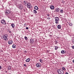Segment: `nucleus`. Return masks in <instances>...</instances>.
Here are the masks:
<instances>
[{
	"instance_id": "f257e3e1",
	"label": "nucleus",
	"mask_w": 74,
	"mask_h": 74,
	"mask_svg": "<svg viewBox=\"0 0 74 74\" xmlns=\"http://www.w3.org/2000/svg\"><path fill=\"white\" fill-rule=\"evenodd\" d=\"M57 72L59 74H64V72L62 69H59L58 70Z\"/></svg>"
},
{
	"instance_id": "f03ea898",
	"label": "nucleus",
	"mask_w": 74,
	"mask_h": 74,
	"mask_svg": "<svg viewBox=\"0 0 74 74\" xmlns=\"http://www.w3.org/2000/svg\"><path fill=\"white\" fill-rule=\"evenodd\" d=\"M55 23L56 24L59 23V18L58 17H56L55 18Z\"/></svg>"
},
{
	"instance_id": "7ed1b4c3",
	"label": "nucleus",
	"mask_w": 74,
	"mask_h": 74,
	"mask_svg": "<svg viewBox=\"0 0 74 74\" xmlns=\"http://www.w3.org/2000/svg\"><path fill=\"white\" fill-rule=\"evenodd\" d=\"M7 37H8V35L7 34L4 35L3 36V39L5 41H7L8 40V38H7Z\"/></svg>"
},
{
	"instance_id": "20e7f679",
	"label": "nucleus",
	"mask_w": 74,
	"mask_h": 74,
	"mask_svg": "<svg viewBox=\"0 0 74 74\" xmlns=\"http://www.w3.org/2000/svg\"><path fill=\"white\" fill-rule=\"evenodd\" d=\"M1 23L2 24H3V25H6V22H5V21L4 20V19H2L1 21Z\"/></svg>"
},
{
	"instance_id": "39448f33",
	"label": "nucleus",
	"mask_w": 74,
	"mask_h": 74,
	"mask_svg": "<svg viewBox=\"0 0 74 74\" xmlns=\"http://www.w3.org/2000/svg\"><path fill=\"white\" fill-rule=\"evenodd\" d=\"M6 11L5 12V14H9L10 13H11V11L10 10H6Z\"/></svg>"
},
{
	"instance_id": "423d86ee",
	"label": "nucleus",
	"mask_w": 74,
	"mask_h": 74,
	"mask_svg": "<svg viewBox=\"0 0 74 74\" xmlns=\"http://www.w3.org/2000/svg\"><path fill=\"white\" fill-rule=\"evenodd\" d=\"M30 42L31 44H33L34 43V39L32 38L30 39Z\"/></svg>"
},
{
	"instance_id": "0eeeda50",
	"label": "nucleus",
	"mask_w": 74,
	"mask_h": 74,
	"mask_svg": "<svg viewBox=\"0 0 74 74\" xmlns=\"http://www.w3.org/2000/svg\"><path fill=\"white\" fill-rule=\"evenodd\" d=\"M31 4L29 3H28L27 4V7L28 8H30V7H31Z\"/></svg>"
},
{
	"instance_id": "6e6552de",
	"label": "nucleus",
	"mask_w": 74,
	"mask_h": 74,
	"mask_svg": "<svg viewBox=\"0 0 74 74\" xmlns=\"http://www.w3.org/2000/svg\"><path fill=\"white\" fill-rule=\"evenodd\" d=\"M36 66L37 67H40L41 66V64L40 63H38L36 64Z\"/></svg>"
},
{
	"instance_id": "1a4fd4ad",
	"label": "nucleus",
	"mask_w": 74,
	"mask_h": 74,
	"mask_svg": "<svg viewBox=\"0 0 74 74\" xmlns=\"http://www.w3.org/2000/svg\"><path fill=\"white\" fill-rule=\"evenodd\" d=\"M13 42L12 40H9V41L8 42V44L11 45L12 44V43Z\"/></svg>"
},
{
	"instance_id": "9d476101",
	"label": "nucleus",
	"mask_w": 74,
	"mask_h": 74,
	"mask_svg": "<svg viewBox=\"0 0 74 74\" xmlns=\"http://www.w3.org/2000/svg\"><path fill=\"white\" fill-rule=\"evenodd\" d=\"M59 8H57L55 9V12H59Z\"/></svg>"
},
{
	"instance_id": "9b49d317",
	"label": "nucleus",
	"mask_w": 74,
	"mask_h": 74,
	"mask_svg": "<svg viewBox=\"0 0 74 74\" xmlns=\"http://www.w3.org/2000/svg\"><path fill=\"white\" fill-rule=\"evenodd\" d=\"M50 9H51V10H53V9H54V6L53 5H51L50 6Z\"/></svg>"
},
{
	"instance_id": "f8f14e48",
	"label": "nucleus",
	"mask_w": 74,
	"mask_h": 74,
	"mask_svg": "<svg viewBox=\"0 0 74 74\" xmlns=\"http://www.w3.org/2000/svg\"><path fill=\"white\" fill-rule=\"evenodd\" d=\"M61 53H62L63 54H64L66 53V51L64 50H62L61 51Z\"/></svg>"
},
{
	"instance_id": "ddd939ff",
	"label": "nucleus",
	"mask_w": 74,
	"mask_h": 74,
	"mask_svg": "<svg viewBox=\"0 0 74 74\" xmlns=\"http://www.w3.org/2000/svg\"><path fill=\"white\" fill-rule=\"evenodd\" d=\"M30 59L29 58H28L26 60L25 62H30Z\"/></svg>"
},
{
	"instance_id": "4468645a",
	"label": "nucleus",
	"mask_w": 74,
	"mask_h": 74,
	"mask_svg": "<svg viewBox=\"0 0 74 74\" xmlns=\"http://www.w3.org/2000/svg\"><path fill=\"white\" fill-rule=\"evenodd\" d=\"M34 9L36 10H38V7L36 6H35L34 7Z\"/></svg>"
},
{
	"instance_id": "2eb2a0df",
	"label": "nucleus",
	"mask_w": 74,
	"mask_h": 74,
	"mask_svg": "<svg viewBox=\"0 0 74 74\" xmlns=\"http://www.w3.org/2000/svg\"><path fill=\"white\" fill-rule=\"evenodd\" d=\"M12 48H16V45L14 44L12 45Z\"/></svg>"
},
{
	"instance_id": "dca6fc26",
	"label": "nucleus",
	"mask_w": 74,
	"mask_h": 74,
	"mask_svg": "<svg viewBox=\"0 0 74 74\" xmlns=\"http://www.w3.org/2000/svg\"><path fill=\"white\" fill-rule=\"evenodd\" d=\"M57 27L58 29H61V26L60 25H58L57 26Z\"/></svg>"
},
{
	"instance_id": "f3484780",
	"label": "nucleus",
	"mask_w": 74,
	"mask_h": 74,
	"mask_svg": "<svg viewBox=\"0 0 74 74\" xmlns=\"http://www.w3.org/2000/svg\"><path fill=\"white\" fill-rule=\"evenodd\" d=\"M19 8L20 9V10H22V8H23V6H22V5H21L19 7Z\"/></svg>"
},
{
	"instance_id": "a211bd4d",
	"label": "nucleus",
	"mask_w": 74,
	"mask_h": 74,
	"mask_svg": "<svg viewBox=\"0 0 74 74\" xmlns=\"http://www.w3.org/2000/svg\"><path fill=\"white\" fill-rule=\"evenodd\" d=\"M11 26H12V28H14V27H15V25H14V24H12L11 25Z\"/></svg>"
},
{
	"instance_id": "6ab92c4d",
	"label": "nucleus",
	"mask_w": 74,
	"mask_h": 74,
	"mask_svg": "<svg viewBox=\"0 0 74 74\" xmlns=\"http://www.w3.org/2000/svg\"><path fill=\"white\" fill-rule=\"evenodd\" d=\"M11 69V66H9L8 68V70H10Z\"/></svg>"
},
{
	"instance_id": "aec40b11",
	"label": "nucleus",
	"mask_w": 74,
	"mask_h": 74,
	"mask_svg": "<svg viewBox=\"0 0 74 74\" xmlns=\"http://www.w3.org/2000/svg\"><path fill=\"white\" fill-rule=\"evenodd\" d=\"M24 5H26V4H27V1L26 2V1H24L23 2Z\"/></svg>"
},
{
	"instance_id": "412c9836",
	"label": "nucleus",
	"mask_w": 74,
	"mask_h": 74,
	"mask_svg": "<svg viewBox=\"0 0 74 74\" xmlns=\"http://www.w3.org/2000/svg\"><path fill=\"white\" fill-rule=\"evenodd\" d=\"M60 12H61V14H63V10H62V9H61L60 10Z\"/></svg>"
},
{
	"instance_id": "4be33fe9",
	"label": "nucleus",
	"mask_w": 74,
	"mask_h": 74,
	"mask_svg": "<svg viewBox=\"0 0 74 74\" xmlns=\"http://www.w3.org/2000/svg\"><path fill=\"white\" fill-rule=\"evenodd\" d=\"M62 69V70H64V71H65V70H66V69H65V68L64 67H63Z\"/></svg>"
},
{
	"instance_id": "5701e85b",
	"label": "nucleus",
	"mask_w": 74,
	"mask_h": 74,
	"mask_svg": "<svg viewBox=\"0 0 74 74\" xmlns=\"http://www.w3.org/2000/svg\"><path fill=\"white\" fill-rule=\"evenodd\" d=\"M34 14H36V13H37V11H36V10H34Z\"/></svg>"
},
{
	"instance_id": "b1692460",
	"label": "nucleus",
	"mask_w": 74,
	"mask_h": 74,
	"mask_svg": "<svg viewBox=\"0 0 74 74\" xmlns=\"http://www.w3.org/2000/svg\"><path fill=\"white\" fill-rule=\"evenodd\" d=\"M24 38H25V40H27V37H26V36H25Z\"/></svg>"
},
{
	"instance_id": "393cba45",
	"label": "nucleus",
	"mask_w": 74,
	"mask_h": 74,
	"mask_svg": "<svg viewBox=\"0 0 74 74\" xmlns=\"http://www.w3.org/2000/svg\"><path fill=\"white\" fill-rule=\"evenodd\" d=\"M58 49V47L56 46L55 47V50H57Z\"/></svg>"
},
{
	"instance_id": "a878e982",
	"label": "nucleus",
	"mask_w": 74,
	"mask_h": 74,
	"mask_svg": "<svg viewBox=\"0 0 74 74\" xmlns=\"http://www.w3.org/2000/svg\"><path fill=\"white\" fill-rule=\"evenodd\" d=\"M40 62L41 63H42V60L40 59L39 60Z\"/></svg>"
},
{
	"instance_id": "bb28decb",
	"label": "nucleus",
	"mask_w": 74,
	"mask_h": 74,
	"mask_svg": "<svg viewBox=\"0 0 74 74\" xmlns=\"http://www.w3.org/2000/svg\"><path fill=\"white\" fill-rule=\"evenodd\" d=\"M47 19H48V20H49L51 19V18H50V17H48V18H47Z\"/></svg>"
},
{
	"instance_id": "cd10ccee",
	"label": "nucleus",
	"mask_w": 74,
	"mask_h": 74,
	"mask_svg": "<svg viewBox=\"0 0 74 74\" xmlns=\"http://www.w3.org/2000/svg\"><path fill=\"white\" fill-rule=\"evenodd\" d=\"M24 52L25 53H27V51H25Z\"/></svg>"
},
{
	"instance_id": "c85d7f7f",
	"label": "nucleus",
	"mask_w": 74,
	"mask_h": 74,
	"mask_svg": "<svg viewBox=\"0 0 74 74\" xmlns=\"http://www.w3.org/2000/svg\"><path fill=\"white\" fill-rule=\"evenodd\" d=\"M24 66H25V67H26V64H23Z\"/></svg>"
},
{
	"instance_id": "c756f323",
	"label": "nucleus",
	"mask_w": 74,
	"mask_h": 74,
	"mask_svg": "<svg viewBox=\"0 0 74 74\" xmlns=\"http://www.w3.org/2000/svg\"><path fill=\"white\" fill-rule=\"evenodd\" d=\"M26 29H27V30H28V29H29V28H28V27H26Z\"/></svg>"
},
{
	"instance_id": "7c9ffc66",
	"label": "nucleus",
	"mask_w": 74,
	"mask_h": 74,
	"mask_svg": "<svg viewBox=\"0 0 74 74\" xmlns=\"http://www.w3.org/2000/svg\"><path fill=\"white\" fill-rule=\"evenodd\" d=\"M49 15H50V14H47V16H49Z\"/></svg>"
},
{
	"instance_id": "2f4dec72",
	"label": "nucleus",
	"mask_w": 74,
	"mask_h": 74,
	"mask_svg": "<svg viewBox=\"0 0 74 74\" xmlns=\"http://www.w3.org/2000/svg\"><path fill=\"white\" fill-rule=\"evenodd\" d=\"M72 48H73V49H74V46H73L72 47Z\"/></svg>"
},
{
	"instance_id": "473e14b6",
	"label": "nucleus",
	"mask_w": 74,
	"mask_h": 74,
	"mask_svg": "<svg viewBox=\"0 0 74 74\" xmlns=\"http://www.w3.org/2000/svg\"><path fill=\"white\" fill-rule=\"evenodd\" d=\"M62 3H64V1H62Z\"/></svg>"
},
{
	"instance_id": "72a5a7b5",
	"label": "nucleus",
	"mask_w": 74,
	"mask_h": 74,
	"mask_svg": "<svg viewBox=\"0 0 74 74\" xmlns=\"http://www.w3.org/2000/svg\"><path fill=\"white\" fill-rule=\"evenodd\" d=\"M55 44H58V42H55Z\"/></svg>"
},
{
	"instance_id": "f704fd0d",
	"label": "nucleus",
	"mask_w": 74,
	"mask_h": 74,
	"mask_svg": "<svg viewBox=\"0 0 74 74\" xmlns=\"http://www.w3.org/2000/svg\"><path fill=\"white\" fill-rule=\"evenodd\" d=\"M1 69V66H0V69Z\"/></svg>"
},
{
	"instance_id": "c9c22d12",
	"label": "nucleus",
	"mask_w": 74,
	"mask_h": 74,
	"mask_svg": "<svg viewBox=\"0 0 74 74\" xmlns=\"http://www.w3.org/2000/svg\"><path fill=\"white\" fill-rule=\"evenodd\" d=\"M65 74H68V73L66 72V73H65Z\"/></svg>"
},
{
	"instance_id": "e433bc0d",
	"label": "nucleus",
	"mask_w": 74,
	"mask_h": 74,
	"mask_svg": "<svg viewBox=\"0 0 74 74\" xmlns=\"http://www.w3.org/2000/svg\"><path fill=\"white\" fill-rule=\"evenodd\" d=\"M73 63H74V60H73Z\"/></svg>"
},
{
	"instance_id": "4c0bfd02",
	"label": "nucleus",
	"mask_w": 74,
	"mask_h": 74,
	"mask_svg": "<svg viewBox=\"0 0 74 74\" xmlns=\"http://www.w3.org/2000/svg\"><path fill=\"white\" fill-rule=\"evenodd\" d=\"M9 33H11V31H9Z\"/></svg>"
},
{
	"instance_id": "58836bf2",
	"label": "nucleus",
	"mask_w": 74,
	"mask_h": 74,
	"mask_svg": "<svg viewBox=\"0 0 74 74\" xmlns=\"http://www.w3.org/2000/svg\"><path fill=\"white\" fill-rule=\"evenodd\" d=\"M5 72L6 73H7V71H5Z\"/></svg>"
},
{
	"instance_id": "ea45409f",
	"label": "nucleus",
	"mask_w": 74,
	"mask_h": 74,
	"mask_svg": "<svg viewBox=\"0 0 74 74\" xmlns=\"http://www.w3.org/2000/svg\"><path fill=\"white\" fill-rule=\"evenodd\" d=\"M26 25V23H25V24H24V25Z\"/></svg>"
}]
</instances>
